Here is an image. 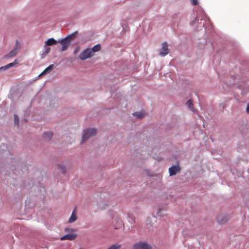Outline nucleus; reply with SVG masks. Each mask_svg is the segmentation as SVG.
<instances>
[{
	"instance_id": "f257e3e1",
	"label": "nucleus",
	"mask_w": 249,
	"mask_h": 249,
	"mask_svg": "<svg viewBox=\"0 0 249 249\" xmlns=\"http://www.w3.org/2000/svg\"><path fill=\"white\" fill-rule=\"evenodd\" d=\"M77 34V32L76 31L72 34L69 35L65 38L59 40L58 41V42L61 43L62 45L61 49L62 51H65L68 48L69 46L70 45L71 41L75 37Z\"/></svg>"
},
{
	"instance_id": "f03ea898",
	"label": "nucleus",
	"mask_w": 249,
	"mask_h": 249,
	"mask_svg": "<svg viewBox=\"0 0 249 249\" xmlns=\"http://www.w3.org/2000/svg\"><path fill=\"white\" fill-rule=\"evenodd\" d=\"M97 133L95 129H87L84 131V134L82 137V143L85 142L90 137L95 135Z\"/></svg>"
},
{
	"instance_id": "7ed1b4c3",
	"label": "nucleus",
	"mask_w": 249,
	"mask_h": 249,
	"mask_svg": "<svg viewBox=\"0 0 249 249\" xmlns=\"http://www.w3.org/2000/svg\"><path fill=\"white\" fill-rule=\"evenodd\" d=\"M93 55L92 51L90 49H87L83 51L79 55V58L82 60H85L90 58Z\"/></svg>"
},
{
	"instance_id": "20e7f679",
	"label": "nucleus",
	"mask_w": 249,
	"mask_h": 249,
	"mask_svg": "<svg viewBox=\"0 0 249 249\" xmlns=\"http://www.w3.org/2000/svg\"><path fill=\"white\" fill-rule=\"evenodd\" d=\"M133 249H151V247L145 242H138L133 245Z\"/></svg>"
},
{
	"instance_id": "39448f33",
	"label": "nucleus",
	"mask_w": 249,
	"mask_h": 249,
	"mask_svg": "<svg viewBox=\"0 0 249 249\" xmlns=\"http://www.w3.org/2000/svg\"><path fill=\"white\" fill-rule=\"evenodd\" d=\"M20 48V46L18 44V40L16 41V45L14 47V48L7 54L5 55V57L9 58V57H13L16 55L17 54V53L18 52V50H19Z\"/></svg>"
},
{
	"instance_id": "423d86ee",
	"label": "nucleus",
	"mask_w": 249,
	"mask_h": 249,
	"mask_svg": "<svg viewBox=\"0 0 249 249\" xmlns=\"http://www.w3.org/2000/svg\"><path fill=\"white\" fill-rule=\"evenodd\" d=\"M168 44L166 42H164L162 44V47L160 50V55L161 56H164L168 53Z\"/></svg>"
},
{
	"instance_id": "0eeeda50",
	"label": "nucleus",
	"mask_w": 249,
	"mask_h": 249,
	"mask_svg": "<svg viewBox=\"0 0 249 249\" xmlns=\"http://www.w3.org/2000/svg\"><path fill=\"white\" fill-rule=\"evenodd\" d=\"M229 220L228 216L225 214H220L217 217V222L219 224H224Z\"/></svg>"
},
{
	"instance_id": "6e6552de",
	"label": "nucleus",
	"mask_w": 249,
	"mask_h": 249,
	"mask_svg": "<svg viewBox=\"0 0 249 249\" xmlns=\"http://www.w3.org/2000/svg\"><path fill=\"white\" fill-rule=\"evenodd\" d=\"M170 175H175L177 173L180 171V168L178 166H173L169 169Z\"/></svg>"
},
{
	"instance_id": "1a4fd4ad",
	"label": "nucleus",
	"mask_w": 249,
	"mask_h": 249,
	"mask_svg": "<svg viewBox=\"0 0 249 249\" xmlns=\"http://www.w3.org/2000/svg\"><path fill=\"white\" fill-rule=\"evenodd\" d=\"M76 234H67L60 238L61 240H73L76 238Z\"/></svg>"
},
{
	"instance_id": "9d476101",
	"label": "nucleus",
	"mask_w": 249,
	"mask_h": 249,
	"mask_svg": "<svg viewBox=\"0 0 249 249\" xmlns=\"http://www.w3.org/2000/svg\"><path fill=\"white\" fill-rule=\"evenodd\" d=\"M77 217L76 214V210L74 209L73 210L71 215L69 219V222L72 223L75 221L77 220Z\"/></svg>"
},
{
	"instance_id": "9b49d317",
	"label": "nucleus",
	"mask_w": 249,
	"mask_h": 249,
	"mask_svg": "<svg viewBox=\"0 0 249 249\" xmlns=\"http://www.w3.org/2000/svg\"><path fill=\"white\" fill-rule=\"evenodd\" d=\"M58 42L56 40H55L53 38H51L48 39L46 42H45V45L47 46H51L54 44H56Z\"/></svg>"
},
{
	"instance_id": "f8f14e48",
	"label": "nucleus",
	"mask_w": 249,
	"mask_h": 249,
	"mask_svg": "<svg viewBox=\"0 0 249 249\" xmlns=\"http://www.w3.org/2000/svg\"><path fill=\"white\" fill-rule=\"evenodd\" d=\"M53 133L51 132H45L43 134V138L46 140H50L51 139Z\"/></svg>"
},
{
	"instance_id": "ddd939ff",
	"label": "nucleus",
	"mask_w": 249,
	"mask_h": 249,
	"mask_svg": "<svg viewBox=\"0 0 249 249\" xmlns=\"http://www.w3.org/2000/svg\"><path fill=\"white\" fill-rule=\"evenodd\" d=\"M53 67L54 65L53 64L50 65L49 67H48L47 68L45 69V70L40 74V75H41L45 73L51 71L53 70Z\"/></svg>"
},
{
	"instance_id": "4468645a",
	"label": "nucleus",
	"mask_w": 249,
	"mask_h": 249,
	"mask_svg": "<svg viewBox=\"0 0 249 249\" xmlns=\"http://www.w3.org/2000/svg\"><path fill=\"white\" fill-rule=\"evenodd\" d=\"M186 106L188 107L189 109L193 112L195 111V109L194 108V106L192 103V102L191 100H189L186 103Z\"/></svg>"
},
{
	"instance_id": "2eb2a0df",
	"label": "nucleus",
	"mask_w": 249,
	"mask_h": 249,
	"mask_svg": "<svg viewBox=\"0 0 249 249\" xmlns=\"http://www.w3.org/2000/svg\"><path fill=\"white\" fill-rule=\"evenodd\" d=\"M134 116L138 118H141L145 116L144 112H135L133 113Z\"/></svg>"
},
{
	"instance_id": "dca6fc26",
	"label": "nucleus",
	"mask_w": 249,
	"mask_h": 249,
	"mask_svg": "<svg viewBox=\"0 0 249 249\" xmlns=\"http://www.w3.org/2000/svg\"><path fill=\"white\" fill-rule=\"evenodd\" d=\"M92 51V53H93L97 52L101 49V46L99 44L93 46L92 49H90Z\"/></svg>"
},
{
	"instance_id": "f3484780",
	"label": "nucleus",
	"mask_w": 249,
	"mask_h": 249,
	"mask_svg": "<svg viewBox=\"0 0 249 249\" xmlns=\"http://www.w3.org/2000/svg\"><path fill=\"white\" fill-rule=\"evenodd\" d=\"M121 247V245L117 244L111 246L110 247L108 248V249H120Z\"/></svg>"
},
{
	"instance_id": "a211bd4d",
	"label": "nucleus",
	"mask_w": 249,
	"mask_h": 249,
	"mask_svg": "<svg viewBox=\"0 0 249 249\" xmlns=\"http://www.w3.org/2000/svg\"><path fill=\"white\" fill-rule=\"evenodd\" d=\"M58 168L62 173H65L66 172V169L64 166L59 164L58 165Z\"/></svg>"
},
{
	"instance_id": "6ab92c4d",
	"label": "nucleus",
	"mask_w": 249,
	"mask_h": 249,
	"mask_svg": "<svg viewBox=\"0 0 249 249\" xmlns=\"http://www.w3.org/2000/svg\"><path fill=\"white\" fill-rule=\"evenodd\" d=\"M18 123H19L18 117V116L17 115L15 114L14 115V123H15V124L16 125H18Z\"/></svg>"
},
{
	"instance_id": "aec40b11",
	"label": "nucleus",
	"mask_w": 249,
	"mask_h": 249,
	"mask_svg": "<svg viewBox=\"0 0 249 249\" xmlns=\"http://www.w3.org/2000/svg\"><path fill=\"white\" fill-rule=\"evenodd\" d=\"M17 63H18L17 60H15L13 62L7 64L6 65H7V68L8 69L9 68H11V67L15 66L16 64H17Z\"/></svg>"
},
{
	"instance_id": "412c9836",
	"label": "nucleus",
	"mask_w": 249,
	"mask_h": 249,
	"mask_svg": "<svg viewBox=\"0 0 249 249\" xmlns=\"http://www.w3.org/2000/svg\"><path fill=\"white\" fill-rule=\"evenodd\" d=\"M192 3L194 5H196L198 4V0H191Z\"/></svg>"
},
{
	"instance_id": "4be33fe9",
	"label": "nucleus",
	"mask_w": 249,
	"mask_h": 249,
	"mask_svg": "<svg viewBox=\"0 0 249 249\" xmlns=\"http://www.w3.org/2000/svg\"><path fill=\"white\" fill-rule=\"evenodd\" d=\"M8 69L7 65L1 67L0 68V71H5Z\"/></svg>"
},
{
	"instance_id": "5701e85b",
	"label": "nucleus",
	"mask_w": 249,
	"mask_h": 249,
	"mask_svg": "<svg viewBox=\"0 0 249 249\" xmlns=\"http://www.w3.org/2000/svg\"><path fill=\"white\" fill-rule=\"evenodd\" d=\"M79 51V48L77 47L74 51V53L76 54Z\"/></svg>"
},
{
	"instance_id": "b1692460",
	"label": "nucleus",
	"mask_w": 249,
	"mask_h": 249,
	"mask_svg": "<svg viewBox=\"0 0 249 249\" xmlns=\"http://www.w3.org/2000/svg\"><path fill=\"white\" fill-rule=\"evenodd\" d=\"M247 112L249 114V104L248 105V106L247 107Z\"/></svg>"
},
{
	"instance_id": "393cba45",
	"label": "nucleus",
	"mask_w": 249,
	"mask_h": 249,
	"mask_svg": "<svg viewBox=\"0 0 249 249\" xmlns=\"http://www.w3.org/2000/svg\"><path fill=\"white\" fill-rule=\"evenodd\" d=\"M50 48H47V49H46V53H48L49 52V51H50Z\"/></svg>"
}]
</instances>
